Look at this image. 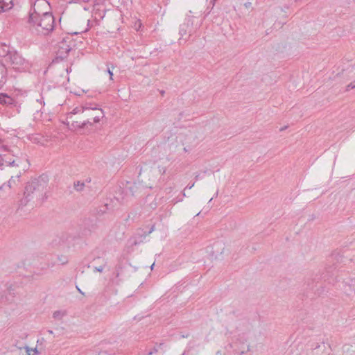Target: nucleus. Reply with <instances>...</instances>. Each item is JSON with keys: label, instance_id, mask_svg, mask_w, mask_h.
I'll use <instances>...</instances> for the list:
<instances>
[{"label": "nucleus", "instance_id": "34", "mask_svg": "<svg viewBox=\"0 0 355 355\" xmlns=\"http://www.w3.org/2000/svg\"><path fill=\"white\" fill-rule=\"evenodd\" d=\"M245 6L246 8H249L251 6V3H250V2L245 3Z\"/></svg>", "mask_w": 355, "mask_h": 355}, {"label": "nucleus", "instance_id": "33", "mask_svg": "<svg viewBox=\"0 0 355 355\" xmlns=\"http://www.w3.org/2000/svg\"><path fill=\"white\" fill-rule=\"evenodd\" d=\"M76 288H77V290L78 291V292H79L80 294H82V295H85V293H84V292H83V291H81V290H80L78 286H76Z\"/></svg>", "mask_w": 355, "mask_h": 355}, {"label": "nucleus", "instance_id": "27", "mask_svg": "<svg viewBox=\"0 0 355 355\" xmlns=\"http://www.w3.org/2000/svg\"><path fill=\"white\" fill-rule=\"evenodd\" d=\"M9 1H10V0H1V1H0L1 4L3 5V6H6V4H8Z\"/></svg>", "mask_w": 355, "mask_h": 355}, {"label": "nucleus", "instance_id": "38", "mask_svg": "<svg viewBox=\"0 0 355 355\" xmlns=\"http://www.w3.org/2000/svg\"><path fill=\"white\" fill-rule=\"evenodd\" d=\"M71 71V68H70L69 69H67V73H69V71Z\"/></svg>", "mask_w": 355, "mask_h": 355}, {"label": "nucleus", "instance_id": "6", "mask_svg": "<svg viewBox=\"0 0 355 355\" xmlns=\"http://www.w3.org/2000/svg\"><path fill=\"white\" fill-rule=\"evenodd\" d=\"M105 15V10L99 8L94 9L92 12V17L96 24H98L99 21L104 18Z\"/></svg>", "mask_w": 355, "mask_h": 355}, {"label": "nucleus", "instance_id": "4", "mask_svg": "<svg viewBox=\"0 0 355 355\" xmlns=\"http://www.w3.org/2000/svg\"><path fill=\"white\" fill-rule=\"evenodd\" d=\"M82 107H87L86 112H96L97 114L93 118V121H91L90 119L83 121V122L80 123L78 121H72L71 127L73 128H85L87 125H92L93 123H98L101 119H103L105 116L104 112L101 108H99L96 104L92 103H85L82 105Z\"/></svg>", "mask_w": 355, "mask_h": 355}, {"label": "nucleus", "instance_id": "9", "mask_svg": "<svg viewBox=\"0 0 355 355\" xmlns=\"http://www.w3.org/2000/svg\"><path fill=\"white\" fill-rule=\"evenodd\" d=\"M13 103V99L6 94H0V104L1 105H11Z\"/></svg>", "mask_w": 355, "mask_h": 355}, {"label": "nucleus", "instance_id": "16", "mask_svg": "<svg viewBox=\"0 0 355 355\" xmlns=\"http://www.w3.org/2000/svg\"><path fill=\"white\" fill-rule=\"evenodd\" d=\"M329 259V262H333L335 260L338 261L339 259H342V257L339 255L338 253H333Z\"/></svg>", "mask_w": 355, "mask_h": 355}, {"label": "nucleus", "instance_id": "37", "mask_svg": "<svg viewBox=\"0 0 355 355\" xmlns=\"http://www.w3.org/2000/svg\"><path fill=\"white\" fill-rule=\"evenodd\" d=\"M20 176H21V174H19V175H17L16 176V178H17V179L19 180V178H20Z\"/></svg>", "mask_w": 355, "mask_h": 355}, {"label": "nucleus", "instance_id": "44", "mask_svg": "<svg viewBox=\"0 0 355 355\" xmlns=\"http://www.w3.org/2000/svg\"><path fill=\"white\" fill-rule=\"evenodd\" d=\"M182 355H184V353H183Z\"/></svg>", "mask_w": 355, "mask_h": 355}, {"label": "nucleus", "instance_id": "31", "mask_svg": "<svg viewBox=\"0 0 355 355\" xmlns=\"http://www.w3.org/2000/svg\"><path fill=\"white\" fill-rule=\"evenodd\" d=\"M182 201V199H177V200H173V202L174 204L178 203V202Z\"/></svg>", "mask_w": 355, "mask_h": 355}, {"label": "nucleus", "instance_id": "19", "mask_svg": "<svg viewBox=\"0 0 355 355\" xmlns=\"http://www.w3.org/2000/svg\"><path fill=\"white\" fill-rule=\"evenodd\" d=\"M248 351H249V346L246 345V347H243L241 351L237 352L236 350V354H237V355H243V354Z\"/></svg>", "mask_w": 355, "mask_h": 355}, {"label": "nucleus", "instance_id": "8", "mask_svg": "<svg viewBox=\"0 0 355 355\" xmlns=\"http://www.w3.org/2000/svg\"><path fill=\"white\" fill-rule=\"evenodd\" d=\"M87 108V107H82V105L79 107H76L75 108L73 109V110L71 112L68 113L67 119H71L73 115L85 112Z\"/></svg>", "mask_w": 355, "mask_h": 355}, {"label": "nucleus", "instance_id": "29", "mask_svg": "<svg viewBox=\"0 0 355 355\" xmlns=\"http://www.w3.org/2000/svg\"><path fill=\"white\" fill-rule=\"evenodd\" d=\"M3 150L4 151H10V150H9L6 147H5V146H2V147L0 148V152H2V151H3Z\"/></svg>", "mask_w": 355, "mask_h": 355}, {"label": "nucleus", "instance_id": "42", "mask_svg": "<svg viewBox=\"0 0 355 355\" xmlns=\"http://www.w3.org/2000/svg\"><path fill=\"white\" fill-rule=\"evenodd\" d=\"M49 334H52L53 333V331H51V330H49Z\"/></svg>", "mask_w": 355, "mask_h": 355}, {"label": "nucleus", "instance_id": "10", "mask_svg": "<svg viewBox=\"0 0 355 355\" xmlns=\"http://www.w3.org/2000/svg\"><path fill=\"white\" fill-rule=\"evenodd\" d=\"M15 184V178L14 177H11V178L8 181L7 183L2 184L0 187V190L6 191V189H10L12 187V184Z\"/></svg>", "mask_w": 355, "mask_h": 355}, {"label": "nucleus", "instance_id": "15", "mask_svg": "<svg viewBox=\"0 0 355 355\" xmlns=\"http://www.w3.org/2000/svg\"><path fill=\"white\" fill-rule=\"evenodd\" d=\"M336 268V266H328L326 267L327 275L332 276L334 275V270Z\"/></svg>", "mask_w": 355, "mask_h": 355}, {"label": "nucleus", "instance_id": "43", "mask_svg": "<svg viewBox=\"0 0 355 355\" xmlns=\"http://www.w3.org/2000/svg\"><path fill=\"white\" fill-rule=\"evenodd\" d=\"M213 198H210L209 202H210L212 200Z\"/></svg>", "mask_w": 355, "mask_h": 355}, {"label": "nucleus", "instance_id": "35", "mask_svg": "<svg viewBox=\"0 0 355 355\" xmlns=\"http://www.w3.org/2000/svg\"><path fill=\"white\" fill-rule=\"evenodd\" d=\"M95 113L94 114H87L88 116H92V119L95 116V115L97 114L96 112H94Z\"/></svg>", "mask_w": 355, "mask_h": 355}, {"label": "nucleus", "instance_id": "2", "mask_svg": "<svg viewBox=\"0 0 355 355\" xmlns=\"http://www.w3.org/2000/svg\"><path fill=\"white\" fill-rule=\"evenodd\" d=\"M200 22L198 19L194 17H189L184 19V21L180 26V41L186 42L193 35L196 34L200 26Z\"/></svg>", "mask_w": 355, "mask_h": 355}, {"label": "nucleus", "instance_id": "11", "mask_svg": "<svg viewBox=\"0 0 355 355\" xmlns=\"http://www.w3.org/2000/svg\"><path fill=\"white\" fill-rule=\"evenodd\" d=\"M344 291H345V293L349 296L355 295L354 287H352L351 285H349V284L345 285Z\"/></svg>", "mask_w": 355, "mask_h": 355}, {"label": "nucleus", "instance_id": "14", "mask_svg": "<svg viewBox=\"0 0 355 355\" xmlns=\"http://www.w3.org/2000/svg\"><path fill=\"white\" fill-rule=\"evenodd\" d=\"M137 189H138L137 186L135 184H134L128 187V188H126V193H128L129 192L133 196L135 194V193L137 192Z\"/></svg>", "mask_w": 355, "mask_h": 355}, {"label": "nucleus", "instance_id": "21", "mask_svg": "<svg viewBox=\"0 0 355 355\" xmlns=\"http://www.w3.org/2000/svg\"><path fill=\"white\" fill-rule=\"evenodd\" d=\"M104 267H105V264L101 265V266H99L98 267L95 266V267H94V269H93L94 272H101L104 270Z\"/></svg>", "mask_w": 355, "mask_h": 355}, {"label": "nucleus", "instance_id": "20", "mask_svg": "<svg viewBox=\"0 0 355 355\" xmlns=\"http://www.w3.org/2000/svg\"><path fill=\"white\" fill-rule=\"evenodd\" d=\"M58 260L62 265L66 264L68 262V259L65 256L59 257Z\"/></svg>", "mask_w": 355, "mask_h": 355}, {"label": "nucleus", "instance_id": "18", "mask_svg": "<svg viewBox=\"0 0 355 355\" xmlns=\"http://www.w3.org/2000/svg\"><path fill=\"white\" fill-rule=\"evenodd\" d=\"M26 349L28 355H35V354H37V349L36 348L31 349L28 347H26Z\"/></svg>", "mask_w": 355, "mask_h": 355}, {"label": "nucleus", "instance_id": "40", "mask_svg": "<svg viewBox=\"0 0 355 355\" xmlns=\"http://www.w3.org/2000/svg\"><path fill=\"white\" fill-rule=\"evenodd\" d=\"M155 263H153L152 266H151V269L153 268V266H154Z\"/></svg>", "mask_w": 355, "mask_h": 355}, {"label": "nucleus", "instance_id": "39", "mask_svg": "<svg viewBox=\"0 0 355 355\" xmlns=\"http://www.w3.org/2000/svg\"><path fill=\"white\" fill-rule=\"evenodd\" d=\"M182 195H183V196H184V197L186 196V193H184V191H183Z\"/></svg>", "mask_w": 355, "mask_h": 355}, {"label": "nucleus", "instance_id": "5", "mask_svg": "<svg viewBox=\"0 0 355 355\" xmlns=\"http://www.w3.org/2000/svg\"><path fill=\"white\" fill-rule=\"evenodd\" d=\"M71 50V47L70 46V45L67 44L66 40H63L58 45L55 60H62L64 58H66Z\"/></svg>", "mask_w": 355, "mask_h": 355}, {"label": "nucleus", "instance_id": "32", "mask_svg": "<svg viewBox=\"0 0 355 355\" xmlns=\"http://www.w3.org/2000/svg\"><path fill=\"white\" fill-rule=\"evenodd\" d=\"M74 2H80V1H83V2H88L89 0H73Z\"/></svg>", "mask_w": 355, "mask_h": 355}, {"label": "nucleus", "instance_id": "23", "mask_svg": "<svg viewBox=\"0 0 355 355\" xmlns=\"http://www.w3.org/2000/svg\"><path fill=\"white\" fill-rule=\"evenodd\" d=\"M5 163H6L10 166H19L18 164H15V162L14 160L13 161H8L4 159V164Z\"/></svg>", "mask_w": 355, "mask_h": 355}, {"label": "nucleus", "instance_id": "36", "mask_svg": "<svg viewBox=\"0 0 355 355\" xmlns=\"http://www.w3.org/2000/svg\"><path fill=\"white\" fill-rule=\"evenodd\" d=\"M287 128V126H284L280 128V131H283Z\"/></svg>", "mask_w": 355, "mask_h": 355}, {"label": "nucleus", "instance_id": "17", "mask_svg": "<svg viewBox=\"0 0 355 355\" xmlns=\"http://www.w3.org/2000/svg\"><path fill=\"white\" fill-rule=\"evenodd\" d=\"M116 277H119L121 275V270H122V265L121 264V263H119L116 266Z\"/></svg>", "mask_w": 355, "mask_h": 355}, {"label": "nucleus", "instance_id": "12", "mask_svg": "<svg viewBox=\"0 0 355 355\" xmlns=\"http://www.w3.org/2000/svg\"><path fill=\"white\" fill-rule=\"evenodd\" d=\"M67 315V313L65 311H55L53 314V317L56 320H61L64 315Z\"/></svg>", "mask_w": 355, "mask_h": 355}, {"label": "nucleus", "instance_id": "26", "mask_svg": "<svg viewBox=\"0 0 355 355\" xmlns=\"http://www.w3.org/2000/svg\"><path fill=\"white\" fill-rule=\"evenodd\" d=\"M156 352H157V348L154 347L152 350L148 352V355H152Z\"/></svg>", "mask_w": 355, "mask_h": 355}, {"label": "nucleus", "instance_id": "28", "mask_svg": "<svg viewBox=\"0 0 355 355\" xmlns=\"http://www.w3.org/2000/svg\"><path fill=\"white\" fill-rule=\"evenodd\" d=\"M154 230H155V226H154V225H153V226L151 227V228L150 229V230L148 232L147 235H148V234H150L151 232H153L154 231Z\"/></svg>", "mask_w": 355, "mask_h": 355}, {"label": "nucleus", "instance_id": "1", "mask_svg": "<svg viewBox=\"0 0 355 355\" xmlns=\"http://www.w3.org/2000/svg\"><path fill=\"white\" fill-rule=\"evenodd\" d=\"M28 22L33 31L38 35H47L54 29L55 19L49 12L40 15L34 10L30 13Z\"/></svg>", "mask_w": 355, "mask_h": 355}, {"label": "nucleus", "instance_id": "3", "mask_svg": "<svg viewBox=\"0 0 355 355\" xmlns=\"http://www.w3.org/2000/svg\"><path fill=\"white\" fill-rule=\"evenodd\" d=\"M42 187L37 180L28 182L25 187L24 196L19 201V206H26L34 198H38L42 195Z\"/></svg>", "mask_w": 355, "mask_h": 355}, {"label": "nucleus", "instance_id": "22", "mask_svg": "<svg viewBox=\"0 0 355 355\" xmlns=\"http://www.w3.org/2000/svg\"><path fill=\"white\" fill-rule=\"evenodd\" d=\"M352 89H355V80L346 86V91H349Z\"/></svg>", "mask_w": 355, "mask_h": 355}, {"label": "nucleus", "instance_id": "25", "mask_svg": "<svg viewBox=\"0 0 355 355\" xmlns=\"http://www.w3.org/2000/svg\"><path fill=\"white\" fill-rule=\"evenodd\" d=\"M107 72L108 73V74L110 76V79L112 80L113 72L111 71V69L110 68H107Z\"/></svg>", "mask_w": 355, "mask_h": 355}, {"label": "nucleus", "instance_id": "30", "mask_svg": "<svg viewBox=\"0 0 355 355\" xmlns=\"http://www.w3.org/2000/svg\"><path fill=\"white\" fill-rule=\"evenodd\" d=\"M194 186V183L191 184V185H187L185 189H191Z\"/></svg>", "mask_w": 355, "mask_h": 355}, {"label": "nucleus", "instance_id": "24", "mask_svg": "<svg viewBox=\"0 0 355 355\" xmlns=\"http://www.w3.org/2000/svg\"><path fill=\"white\" fill-rule=\"evenodd\" d=\"M4 165V157H3V155L0 153V168H2L1 167Z\"/></svg>", "mask_w": 355, "mask_h": 355}, {"label": "nucleus", "instance_id": "41", "mask_svg": "<svg viewBox=\"0 0 355 355\" xmlns=\"http://www.w3.org/2000/svg\"><path fill=\"white\" fill-rule=\"evenodd\" d=\"M184 150L185 152H187V148H184Z\"/></svg>", "mask_w": 355, "mask_h": 355}, {"label": "nucleus", "instance_id": "7", "mask_svg": "<svg viewBox=\"0 0 355 355\" xmlns=\"http://www.w3.org/2000/svg\"><path fill=\"white\" fill-rule=\"evenodd\" d=\"M7 69L4 64L0 63V89L6 81Z\"/></svg>", "mask_w": 355, "mask_h": 355}, {"label": "nucleus", "instance_id": "13", "mask_svg": "<svg viewBox=\"0 0 355 355\" xmlns=\"http://www.w3.org/2000/svg\"><path fill=\"white\" fill-rule=\"evenodd\" d=\"M73 187L77 191H81L85 187V183L83 182L77 181L74 182Z\"/></svg>", "mask_w": 355, "mask_h": 355}]
</instances>
